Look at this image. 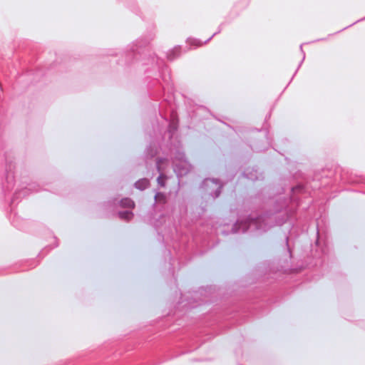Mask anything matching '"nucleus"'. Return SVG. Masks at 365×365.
<instances>
[{
    "label": "nucleus",
    "instance_id": "1",
    "mask_svg": "<svg viewBox=\"0 0 365 365\" xmlns=\"http://www.w3.org/2000/svg\"><path fill=\"white\" fill-rule=\"evenodd\" d=\"M118 215L121 219L127 220V221L130 220L133 217V212H131L130 211L120 212H119Z\"/></svg>",
    "mask_w": 365,
    "mask_h": 365
},
{
    "label": "nucleus",
    "instance_id": "2",
    "mask_svg": "<svg viewBox=\"0 0 365 365\" xmlns=\"http://www.w3.org/2000/svg\"><path fill=\"white\" fill-rule=\"evenodd\" d=\"M148 185H149V182L148 180H145V179L139 180L135 183L136 187L138 189H140V190H143V189L146 188L148 186Z\"/></svg>",
    "mask_w": 365,
    "mask_h": 365
},
{
    "label": "nucleus",
    "instance_id": "3",
    "mask_svg": "<svg viewBox=\"0 0 365 365\" xmlns=\"http://www.w3.org/2000/svg\"><path fill=\"white\" fill-rule=\"evenodd\" d=\"M155 199L157 202L160 203L165 202V196L163 193L158 192L155 195Z\"/></svg>",
    "mask_w": 365,
    "mask_h": 365
},
{
    "label": "nucleus",
    "instance_id": "4",
    "mask_svg": "<svg viewBox=\"0 0 365 365\" xmlns=\"http://www.w3.org/2000/svg\"><path fill=\"white\" fill-rule=\"evenodd\" d=\"M166 179H167V177L164 174H160V176L157 179L158 183L161 187H164L165 185Z\"/></svg>",
    "mask_w": 365,
    "mask_h": 365
},
{
    "label": "nucleus",
    "instance_id": "5",
    "mask_svg": "<svg viewBox=\"0 0 365 365\" xmlns=\"http://www.w3.org/2000/svg\"><path fill=\"white\" fill-rule=\"evenodd\" d=\"M122 205L125 207H134V202L130 199H125L122 200Z\"/></svg>",
    "mask_w": 365,
    "mask_h": 365
},
{
    "label": "nucleus",
    "instance_id": "6",
    "mask_svg": "<svg viewBox=\"0 0 365 365\" xmlns=\"http://www.w3.org/2000/svg\"><path fill=\"white\" fill-rule=\"evenodd\" d=\"M190 43L196 46H201L202 43L198 40H190Z\"/></svg>",
    "mask_w": 365,
    "mask_h": 365
}]
</instances>
